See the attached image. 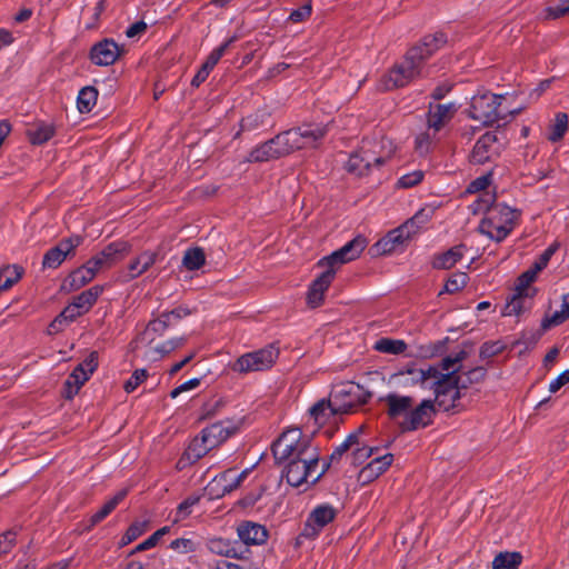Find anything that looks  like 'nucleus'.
<instances>
[{
	"mask_svg": "<svg viewBox=\"0 0 569 569\" xmlns=\"http://www.w3.org/2000/svg\"><path fill=\"white\" fill-rule=\"evenodd\" d=\"M445 42L446 38L442 33L425 37L419 46L410 49L405 59L380 79L378 88L389 91L405 87L413 79L423 76L425 61Z\"/></svg>",
	"mask_w": 569,
	"mask_h": 569,
	"instance_id": "obj_1",
	"label": "nucleus"
},
{
	"mask_svg": "<svg viewBox=\"0 0 569 569\" xmlns=\"http://www.w3.org/2000/svg\"><path fill=\"white\" fill-rule=\"evenodd\" d=\"M326 133V128L321 126L308 124L290 129L256 147L250 152L248 161L262 162L296 150L315 148Z\"/></svg>",
	"mask_w": 569,
	"mask_h": 569,
	"instance_id": "obj_2",
	"label": "nucleus"
},
{
	"mask_svg": "<svg viewBox=\"0 0 569 569\" xmlns=\"http://www.w3.org/2000/svg\"><path fill=\"white\" fill-rule=\"evenodd\" d=\"M367 243L368 242L365 237L357 236L340 249L319 260L318 267L323 269V271L310 286L307 297L308 305L310 307L316 308L322 303L325 292L332 282L337 270H339L342 264L360 257L362 251L366 249Z\"/></svg>",
	"mask_w": 569,
	"mask_h": 569,
	"instance_id": "obj_3",
	"label": "nucleus"
},
{
	"mask_svg": "<svg viewBox=\"0 0 569 569\" xmlns=\"http://www.w3.org/2000/svg\"><path fill=\"white\" fill-rule=\"evenodd\" d=\"M466 357L467 352L465 350L449 355L442 359L440 367L437 368L436 378L432 379L429 389L433 390L437 405L445 411L457 408L461 389L467 388L463 377H457Z\"/></svg>",
	"mask_w": 569,
	"mask_h": 569,
	"instance_id": "obj_4",
	"label": "nucleus"
},
{
	"mask_svg": "<svg viewBox=\"0 0 569 569\" xmlns=\"http://www.w3.org/2000/svg\"><path fill=\"white\" fill-rule=\"evenodd\" d=\"M475 211H485L479 231L497 242L502 241L516 227L519 213L505 203L492 204V196L481 194L473 203Z\"/></svg>",
	"mask_w": 569,
	"mask_h": 569,
	"instance_id": "obj_5",
	"label": "nucleus"
},
{
	"mask_svg": "<svg viewBox=\"0 0 569 569\" xmlns=\"http://www.w3.org/2000/svg\"><path fill=\"white\" fill-rule=\"evenodd\" d=\"M273 456L278 462L290 460L312 459L315 453H319L311 442V437L305 435L299 428H291L282 432L279 439L273 443Z\"/></svg>",
	"mask_w": 569,
	"mask_h": 569,
	"instance_id": "obj_6",
	"label": "nucleus"
},
{
	"mask_svg": "<svg viewBox=\"0 0 569 569\" xmlns=\"http://www.w3.org/2000/svg\"><path fill=\"white\" fill-rule=\"evenodd\" d=\"M505 100L506 97L501 94L489 92L476 94L471 99L469 116L482 124H491L517 114L519 110H509L502 107Z\"/></svg>",
	"mask_w": 569,
	"mask_h": 569,
	"instance_id": "obj_7",
	"label": "nucleus"
},
{
	"mask_svg": "<svg viewBox=\"0 0 569 569\" xmlns=\"http://www.w3.org/2000/svg\"><path fill=\"white\" fill-rule=\"evenodd\" d=\"M312 459L301 457V459L290 460L284 462L286 478L290 486L301 487L303 485L316 483L325 473L328 465L319 468V453H315Z\"/></svg>",
	"mask_w": 569,
	"mask_h": 569,
	"instance_id": "obj_8",
	"label": "nucleus"
},
{
	"mask_svg": "<svg viewBox=\"0 0 569 569\" xmlns=\"http://www.w3.org/2000/svg\"><path fill=\"white\" fill-rule=\"evenodd\" d=\"M437 368L438 367L435 366H418L412 363L392 373L389 378V382L397 388L418 386L422 389H429L432 379L436 378Z\"/></svg>",
	"mask_w": 569,
	"mask_h": 569,
	"instance_id": "obj_9",
	"label": "nucleus"
},
{
	"mask_svg": "<svg viewBox=\"0 0 569 569\" xmlns=\"http://www.w3.org/2000/svg\"><path fill=\"white\" fill-rule=\"evenodd\" d=\"M338 413H349L366 403L370 393L355 382H342L333 387L330 393Z\"/></svg>",
	"mask_w": 569,
	"mask_h": 569,
	"instance_id": "obj_10",
	"label": "nucleus"
},
{
	"mask_svg": "<svg viewBox=\"0 0 569 569\" xmlns=\"http://www.w3.org/2000/svg\"><path fill=\"white\" fill-rule=\"evenodd\" d=\"M278 356L279 350L273 345H269L262 349L240 356L232 363L231 369L239 373L267 370L273 366Z\"/></svg>",
	"mask_w": 569,
	"mask_h": 569,
	"instance_id": "obj_11",
	"label": "nucleus"
},
{
	"mask_svg": "<svg viewBox=\"0 0 569 569\" xmlns=\"http://www.w3.org/2000/svg\"><path fill=\"white\" fill-rule=\"evenodd\" d=\"M97 356L92 352L82 363L78 365L64 382V397L73 398L80 388L89 380L97 368Z\"/></svg>",
	"mask_w": 569,
	"mask_h": 569,
	"instance_id": "obj_12",
	"label": "nucleus"
},
{
	"mask_svg": "<svg viewBox=\"0 0 569 569\" xmlns=\"http://www.w3.org/2000/svg\"><path fill=\"white\" fill-rule=\"evenodd\" d=\"M337 512V509L329 503L315 507L307 518L302 536L310 539L317 537L336 518Z\"/></svg>",
	"mask_w": 569,
	"mask_h": 569,
	"instance_id": "obj_13",
	"label": "nucleus"
},
{
	"mask_svg": "<svg viewBox=\"0 0 569 569\" xmlns=\"http://www.w3.org/2000/svg\"><path fill=\"white\" fill-rule=\"evenodd\" d=\"M416 238L409 228L402 223L400 227L389 231L382 239L375 244L378 254H390L395 251L403 250L406 246Z\"/></svg>",
	"mask_w": 569,
	"mask_h": 569,
	"instance_id": "obj_14",
	"label": "nucleus"
},
{
	"mask_svg": "<svg viewBox=\"0 0 569 569\" xmlns=\"http://www.w3.org/2000/svg\"><path fill=\"white\" fill-rule=\"evenodd\" d=\"M502 149L498 133L487 132L476 142L470 159L473 163H485L495 159Z\"/></svg>",
	"mask_w": 569,
	"mask_h": 569,
	"instance_id": "obj_15",
	"label": "nucleus"
},
{
	"mask_svg": "<svg viewBox=\"0 0 569 569\" xmlns=\"http://www.w3.org/2000/svg\"><path fill=\"white\" fill-rule=\"evenodd\" d=\"M435 415L432 400H422L418 406L412 407L408 417L400 421L402 430L411 431L428 426Z\"/></svg>",
	"mask_w": 569,
	"mask_h": 569,
	"instance_id": "obj_16",
	"label": "nucleus"
},
{
	"mask_svg": "<svg viewBox=\"0 0 569 569\" xmlns=\"http://www.w3.org/2000/svg\"><path fill=\"white\" fill-rule=\"evenodd\" d=\"M158 253L144 250L134 257L128 266L119 272L118 281L129 282L143 274L151 266L156 263Z\"/></svg>",
	"mask_w": 569,
	"mask_h": 569,
	"instance_id": "obj_17",
	"label": "nucleus"
},
{
	"mask_svg": "<svg viewBox=\"0 0 569 569\" xmlns=\"http://www.w3.org/2000/svg\"><path fill=\"white\" fill-rule=\"evenodd\" d=\"M130 251L129 243L124 241H117L108 244L103 250L93 256L90 261L91 264L98 270L110 268Z\"/></svg>",
	"mask_w": 569,
	"mask_h": 569,
	"instance_id": "obj_18",
	"label": "nucleus"
},
{
	"mask_svg": "<svg viewBox=\"0 0 569 569\" xmlns=\"http://www.w3.org/2000/svg\"><path fill=\"white\" fill-rule=\"evenodd\" d=\"M123 48L112 39H103L92 46L90 60L96 66H111L122 54Z\"/></svg>",
	"mask_w": 569,
	"mask_h": 569,
	"instance_id": "obj_19",
	"label": "nucleus"
},
{
	"mask_svg": "<svg viewBox=\"0 0 569 569\" xmlns=\"http://www.w3.org/2000/svg\"><path fill=\"white\" fill-rule=\"evenodd\" d=\"M365 160L369 161L372 167H380L395 152V146L391 140L381 138L375 141H365L361 147Z\"/></svg>",
	"mask_w": 569,
	"mask_h": 569,
	"instance_id": "obj_20",
	"label": "nucleus"
},
{
	"mask_svg": "<svg viewBox=\"0 0 569 569\" xmlns=\"http://www.w3.org/2000/svg\"><path fill=\"white\" fill-rule=\"evenodd\" d=\"M250 469L247 468L241 472L229 469L221 475L214 477L210 482V491L217 496H223L236 490L242 481L248 477Z\"/></svg>",
	"mask_w": 569,
	"mask_h": 569,
	"instance_id": "obj_21",
	"label": "nucleus"
},
{
	"mask_svg": "<svg viewBox=\"0 0 569 569\" xmlns=\"http://www.w3.org/2000/svg\"><path fill=\"white\" fill-rule=\"evenodd\" d=\"M82 238L80 236H72L68 239L60 241L54 248H51L43 257L42 264L46 268L59 267L67 256L72 252L80 243Z\"/></svg>",
	"mask_w": 569,
	"mask_h": 569,
	"instance_id": "obj_22",
	"label": "nucleus"
},
{
	"mask_svg": "<svg viewBox=\"0 0 569 569\" xmlns=\"http://www.w3.org/2000/svg\"><path fill=\"white\" fill-rule=\"evenodd\" d=\"M238 430L237 423L231 420L220 421L212 423L204 428L201 433L203 435L207 443L212 449L223 443Z\"/></svg>",
	"mask_w": 569,
	"mask_h": 569,
	"instance_id": "obj_23",
	"label": "nucleus"
},
{
	"mask_svg": "<svg viewBox=\"0 0 569 569\" xmlns=\"http://www.w3.org/2000/svg\"><path fill=\"white\" fill-rule=\"evenodd\" d=\"M237 533L244 545H262L268 539L266 527L253 521H241L237 527Z\"/></svg>",
	"mask_w": 569,
	"mask_h": 569,
	"instance_id": "obj_24",
	"label": "nucleus"
},
{
	"mask_svg": "<svg viewBox=\"0 0 569 569\" xmlns=\"http://www.w3.org/2000/svg\"><path fill=\"white\" fill-rule=\"evenodd\" d=\"M456 110L453 103L437 104L430 108L427 120L429 131L438 133L451 120Z\"/></svg>",
	"mask_w": 569,
	"mask_h": 569,
	"instance_id": "obj_25",
	"label": "nucleus"
},
{
	"mask_svg": "<svg viewBox=\"0 0 569 569\" xmlns=\"http://www.w3.org/2000/svg\"><path fill=\"white\" fill-rule=\"evenodd\" d=\"M337 415H339L338 409L335 408L331 396L328 399L317 401L308 411L309 421L312 420L317 427L326 425Z\"/></svg>",
	"mask_w": 569,
	"mask_h": 569,
	"instance_id": "obj_26",
	"label": "nucleus"
},
{
	"mask_svg": "<svg viewBox=\"0 0 569 569\" xmlns=\"http://www.w3.org/2000/svg\"><path fill=\"white\" fill-rule=\"evenodd\" d=\"M393 456L386 453L375 457L359 472V479L363 482H370L383 473L392 463Z\"/></svg>",
	"mask_w": 569,
	"mask_h": 569,
	"instance_id": "obj_27",
	"label": "nucleus"
},
{
	"mask_svg": "<svg viewBox=\"0 0 569 569\" xmlns=\"http://www.w3.org/2000/svg\"><path fill=\"white\" fill-rule=\"evenodd\" d=\"M98 272L89 260L69 274L63 287L69 290H78L93 280Z\"/></svg>",
	"mask_w": 569,
	"mask_h": 569,
	"instance_id": "obj_28",
	"label": "nucleus"
},
{
	"mask_svg": "<svg viewBox=\"0 0 569 569\" xmlns=\"http://www.w3.org/2000/svg\"><path fill=\"white\" fill-rule=\"evenodd\" d=\"M386 402L388 405V413L392 419H398L408 417L412 409L413 400L409 396H401L397 393H390L386 397Z\"/></svg>",
	"mask_w": 569,
	"mask_h": 569,
	"instance_id": "obj_29",
	"label": "nucleus"
},
{
	"mask_svg": "<svg viewBox=\"0 0 569 569\" xmlns=\"http://www.w3.org/2000/svg\"><path fill=\"white\" fill-rule=\"evenodd\" d=\"M533 296L515 290L512 297L503 307V316H520L531 308V299Z\"/></svg>",
	"mask_w": 569,
	"mask_h": 569,
	"instance_id": "obj_30",
	"label": "nucleus"
},
{
	"mask_svg": "<svg viewBox=\"0 0 569 569\" xmlns=\"http://www.w3.org/2000/svg\"><path fill=\"white\" fill-rule=\"evenodd\" d=\"M436 210L435 204H427L416 212L412 218L408 219L405 224L417 237L433 218Z\"/></svg>",
	"mask_w": 569,
	"mask_h": 569,
	"instance_id": "obj_31",
	"label": "nucleus"
},
{
	"mask_svg": "<svg viewBox=\"0 0 569 569\" xmlns=\"http://www.w3.org/2000/svg\"><path fill=\"white\" fill-rule=\"evenodd\" d=\"M465 251L466 248L462 244L452 247L446 252L435 256L432 267L436 269H451L462 259Z\"/></svg>",
	"mask_w": 569,
	"mask_h": 569,
	"instance_id": "obj_32",
	"label": "nucleus"
},
{
	"mask_svg": "<svg viewBox=\"0 0 569 569\" xmlns=\"http://www.w3.org/2000/svg\"><path fill=\"white\" fill-rule=\"evenodd\" d=\"M208 549L216 555L229 557V558H238L239 555V546L237 542L231 541L224 538H212L209 539L207 543Z\"/></svg>",
	"mask_w": 569,
	"mask_h": 569,
	"instance_id": "obj_33",
	"label": "nucleus"
},
{
	"mask_svg": "<svg viewBox=\"0 0 569 569\" xmlns=\"http://www.w3.org/2000/svg\"><path fill=\"white\" fill-rule=\"evenodd\" d=\"M210 450H212V448L209 447L203 435L200 433V436L196 437L190 442L187 450L184 451L182 460H187L188 462L193 463L206 456Z\"/></svg>",
	"mask_w": 569,
	"mask_h": 569,
	"instance_id": "obj_34",
	"label": "nucleus"
},
{
	"mask_svg": "<svg viewBox=\"0 0 569 569\" xmlns=\"http://www.w3.org/2000/svg\"><path fill=\"white\" fill-rule=\"evenodd\" d=\"M102 291V286H93L77 296L71 303L79 309L81 313H84L93 306Z\"/></svg>",
	"mask_w": 569,
	"mask_h": 569,
	"instance_id": "obj_35",
	"label": "nucleus"
},
{
	"mask_svg": "<svg viewBox=\"0 0 569 569\" xmlns=\"http://www.w3.org/2000/svg\"><path fill=\"white\" fill-rule=\"evenodd\" d=\"M79 309H77L72 303L67 306L63 311L50 323L48 328L49 335H54L63 329L64 326L73 321L76 318L81 316Z\"/></svg>",
	"mask_w": 569,
	"mask_h": 569,
	"instance_id": "obj_36",
	"label": "nucleus"
},
{
	"mask_svg": "<svg viewBox=\"0 0 569 569\" xmlns=\"http://www.w3.org/2000/svg\"><path fill=\"white\" fill-rule=\"evenodd\" d=\"M373 349L388 355H402L407 351L408 345L401 339L381 338L373 345Z\"/></svg>",
	"mask_w": 569,
	"mask_h": 569,
	"instance_id": "obj_37",
	"label": "nucleus"
},
{
	"mask_svg": "<svg viewBox=\"0 0 569 569\" xmlns=\"http://www.w3.org/2000/svg\"><path fill=\"white\" fill-rule=\"evenodd\" d=\"M521 561L520 552H500L492 560V569H518Z\"/></svg>",
	"mask_w": 569,
	"mask_h": 569,
	"instance_id": "obj_38",
	"label": "nucleus"
},
{
	"mask_svg": "<svg viewBox=\"0 0 569 569\" xmlns=\"http://www.w3.org/2000/svg\"><path fill=\"white\" fill-rule=\"evenodd\" d=\"M28 137L31 143L42 144L52 138L54 128L48 123H37L28 130Z\"/></svg>",
	"mask_w": 569,
	"mask_h": 569,
	"instance_id": "obj_39",
	"label": "nucleus"
},
{
	"mask_svg": "<svg viewBox=\"0 0 569 569\" xmlns=\"http://www.w3.org/2000/svg\"><path fill=\"white\" fill-rule=\"evenodd\" d=\"M22 276V269L19 266H6L0 269V291L11 288Z\"/></svg>",
	"mask_w": 569,
	"mask_h": 569,
	"instance_id": "obj_40",
	"label": "nucleus"
},
{
	"mask_svg": "<svg viewBox=\"0 0 569 569\" xmlns=\"http://www.w3.org/2000/svg\"><path fill=\"white\" fill-rule=\"evenodd\" d=\"M98 91L93 87H84L80 90L77 99L80 112H89L96 106Z\"/></svg>",
	"mask_w": 569,
	"mask_h": 569,
	"instance_id": "obj_41",
	"label": "nucleus"
},
{
	"mask_svg": "<svg viewBox=\"0 0 569 569\" xmlns=\"http://www.w3.org/2000/svg\"><path fill=\"white\" fill-rule=\"evenodd\" d=\"M366 156L362 153L360 149L359 152L351 154L347 162V170L357 176L366 174L371 168V163L365 160Z\"/></svg>",
	"mask_w": 569,
	"mask_h": 569,
	"instance_id": "obj_42",
	"label": "nucleus"
},
{
	"mask_svg": "<svg viewBox=\"0 0 569 569\" xmlns=\"http://www.w3.org/2000/svg\"><path fill=\"white\" fill-rule=\"evenodd\" d=\"M149 527L148 520L134 521L124 532L120 540L121 546H127L139 538Z\"/></svg>",
	"mask_w": 569,
	"mask_h": 569,
	"instance_id": "obj_43",
	"label": "nucleus"
},
{
	"mask_svg": "<svg viewBox=\"0 0 569 569\" xmlns=\"http://www.w3.org/2000/svg\"><path fill=\"white\" fill-rule=\"evenodd\" d=\"M183 266L188 270H197L204 263V253L200 248H193L186 251L183 259Z\"/></svg>",
	"mask_w": 569,
	"mask_h": 569,
	"instance_id": "obj_44",
	"label": "nucleus"
},
{
	"mask_svg": "<svg viewBox=\"0 0 569 569\" xmlns=\"http://www.w3.org/2000/svg\"><path fill=\"white\" fill-rule=\"evenodd\" d=\"M437 134L432 131H429V127L427 126L426 131L421 132L416 138L415 148L416 151L420 154H426L430 151L433 142L437 140Z\"/></svg>",
	"mask_w": 569,
	"mask_h": 569,
	"instance_id": "obj_45",
	"label": "nucleus"
},
{
	"mask_svg": "<svg viewBox=\"0 0 569 569\" xmlns=\"http://www.w3.org/2000/svg\"><path fill=\"white\" fill-rule=\"evenodd\" d=\"M568 129V117L566 113H558L550 128L549 140L556 142L560 140Z\"/></svg>",
	"mask_w": 569,
	"mask_h": 569,
	"instance_id": "obj_46",
	"label": "nucleus"
},
{
	"mask_svg": "<svg viewBox=\"0 0 569 569\" xmlns=\"http://www.w3.org/2000/svg\"><path fill=\"white\" fill-rule=\"evenodd\" d=\"M355 446H358V432L350 433L346 440L335 448L330 456V462L328 466L335 461H338L347 451L351 450Z\"/></svg>",
	"mask_w": 569,
	"mask_h": 569,
	"instance_id": "obj_47",
	"label": "nucleus"
},
{
	"mask_svg": "<svg viewBox=\"0 0 569 569\" xmlns=\"http://www.w3.org/2000/svg\"><path fill=\"white\" fill-rule=\"evenodd\" d=\"M546 18L558 19L569 16V0H559L549 4L546 9Z\"/></svg>",
	"mask_w": 569,
	"mask_h": 569,
	"instance_id": "obj_48",
	"label": "nucleus"
},
{
	"mask_svg": "<svg viewBox=\"0 0 569 569\" xmlns=\"http://www.w3.org/2000/svg\"><path fill=\"white\" fill-rule=\"evenodd\" d=\"M468 281V276L465 272L452 274L446 282L443 290L440 292L455 293L462 289Z\"/></svg>",
	"mask_w": 569,
	"mask_h": 569,
	"instance_id": "obj_49",
	"label": "nucleus"
},
{
	"mask_svg": "<svg viewBox=\"0 0 569 569\" xmlns=\"http://www.w3.org/2000/svg\"><path fill=\"white\" fill-rule=\"evenodd\" d=\"M537 273L530 268L518 278L515 290L533 296L535 289L530 284L535 281Z\"/></svg>",
	"mask_w": 569,
	"mask_h": 569,
	"instance_id": "obj_50",
	"label": "nucleus"
},
{
	"mask_svg": "<svg viewBox=\"0 0 569 569\" xmlns=\"http://www.w3.org/2000/svg\"><path fill=\"white\" fill-rule=\"evenodd\" d=\"M199 498L198 497H189L186 500H183L176 510V515L173 518V522H179L184 520L190 516L192 512V508L198 503Z\"/></svg>",
	"mask_w": 569,
	"mask_h": 569,
	"instance_id": "obj_51",
	"label": "nucleus"
},
{
	"mask_svg": "<svg viewBox=\"0 0 569 569\" xmlns=\"http://www.w3.org/2000/svg\"><path fill=\"white\" fill-rule=\"evenodd\" d=\"M360 431L358 432V435ZM351 462L353 465H361L373 455L375 449L366 445H361L360 441L358 440V446H355L351 449Z\"/></svg>",
	"mask_w": 569,
	"mask_h": 569,
	"instance_id": "obj_52",
	"label": "nucleus"
},
{
	"mask_svg": "<svg viewBox=\"0 0 569 569\" xmlns=\"http://www.w3.org/2000/svg\"><path fill=\"white\" fill-rule=\"evenodd\" d=\"M423 177H425V172L422 170H413L409 173L401 176L398 179L397 186L399 188H405V189L412 188V187L417 186L418 183H420L422 181Z\"/></svg>",
	"mask_w": 569,
	"mask_h": 569,
	"instance_id": "obj_53",
	"label": "nucleus"
},
{
	"mask_svg": "<svg viewBox=\"0 0 569 569\" xmlns=\"http://www.w3.org/2000/svg\"><path fill=\"white\" fill-rule=\"evenodd\" d=\"M171 322V313H163L158 319L151 321L144 332L150 336L152 332L162 333Z\"/></svg>",
	"mask_w": 569,
	"mask_h": 569,
	"instance_id": "obj_54",
	"label": "nucleus"
},
{
	"mask_svg": "<svg viewBox=\"0 0 569 569\" xmlns=\"http://www.w3.org/2000/svg\"><path fill=\"white\" fill-rule=\"evenodd\" d=\"M569 318L567 312L561 308L560 310L555 311L550 316H546L541 321V327L543 330L556 327Z\"/></svg>",
	"mask_w": 569,
	"mask_h": 569,
	"instance_id": "obj_55",
	"label": "nucleus"
},
{
	"mask_svg": "<svg viewBox=\"0 0 569 569\" xmlns=\"http://www.w3.org/2000/svg\"><path fill=\"white\" fill-rule=\"evenodd\" d=\"M234 41V38H230L224 43L216 48L210 56L206 60V64H208L211 68H214V66L218 63V61L221 59V57L224 54L227 48Z\"/></svg>",
	"mask_w": 569,
	"mask_h": 569,
	"instance_id": "obj_56",
	"label": "nucleus"
},
{
	"mask_svg": "<svg viewBox=\"0 0 569 569\" xmlns=\"http://www.w3.org/2000/svg\"><path fill=\"white\" fill-rule=\"evenodd\" d=\"M171 549L179 553H189L196 550V543L191 539L179 538L170 543Z\"/></svg>",
	"mask_w": 569,
	"mask_h": 569,
	"instance_id": "obj_57",
	"label": "nucleus"
},
{
	"mask_svg": "<svg viewBox=\"0 0 569 569\" xmlns=\"http://www.w3.org/2000/svg\"><path fill=\"white\" fill-rule=\"evenodd\" d=\"M16 545V533L6 531L0 535V557L9 553Z\"/></svg>",
	"mask_w": 569,
	"mask_h": 569,
	"instance_id": "obj_58",
	"label": "nucleus"
},
{
	"mask_svg": "<svg viewBox=\"0 0 569 569\" xmlns=\"http://www.w3.org/2000/svg\"><path fill=\"white\" fill-rule=\"evenodd\" d=\"M147 378V371L144 369L136 370L130 379L126 382L124 389L127 392H132L137 387L143 382Z\"/></svg>",
	"mask_w": 569,
	"mask_h": 569,
	"instance_id": "obj_59",
	"label": "nucleus"
},
{
	"mask_svg": "<svg viewBox=\"0 0 569 569\" xmlns=\"http://www.w3.org/2000/svg\"><path fill=\"white\" fill-rule=\"evenodd\" d=\"M186 339L183 337H177L172 338L168 341H164L160 346L157 347V352H159L161 356L167 355L174 349L181 347L184 343Z\"/></svg>",
	"mask_w": 569,
	"mask_h": 569,
	"instance_id": "obj_60",
	"label": "nucleus"
},
{
	"mask_svg": "<svg viewBox=\"0 0 569 569\" xmlns=\"http://www.w3.org/2000/svg\"><path fill=\"white\" fill-rule=\"evenodd\" d=\"M200 383H201V379L200 378H192V379L181 383L177 388H174L170 392V397L172 399H174V398H177L179 395H181L183 392L191 391V390L198 388L200 386Z\"/></svg>",
	"mask_w": 569,
	"mask_h": 569,
	"instance_id": "obj_61",
	"label": "nucleus"
},
{
	"mask_svg": "<svg viewBox=\"0 0 569 569\" xmlns=\"http://www.w3.org/2000/svg\"><path fill=\"white\" fill-rule=\"evenodd\" d=\"M457 377H463L465 381L467 382V387L469 385H472V383H476V382H479L480 380L483 379L485 377V370L480 367L478 368H475L468 372H465V373H457Z\"/></svg>",
	"mask_w": 569,
	"mask_h": 569,
	"instance_id": "obj_62",
	"label": "nucleus"
},
{
	"mask_svg": "<svg viewBox=\"0 0 569 569\" xmlns=\"http://www.w3.org/2000/svg\"><path fill=\"white\" fill-rule=\"evenodd\" d=\"M553 252L555 249L552 247L546 249L541 253V256L536 260L531 269L538 274V272H540L548 264Z\"/></svg>",
	"mask_w": 569,
	"mask_h": 569,
	"instance_id": "obj_63",
	"label": "nucleus"
},
{
	"mask_svg": "<svg viewBox=\"0 0 569 569\" xmlns=\"http://www.w3.org/2000/svg\"><path fill=\"white\" fill-rule=\"evenodd\" d=\"M569 383V369L561 372L557 378H555L549 385V391L556 392L565 385Z\"/></svg>",
	"mask_w": 569,
	"mask_h": 569,
	"instance_id": "obj_64",
	"label": "nucleus"
}]
</instances>
